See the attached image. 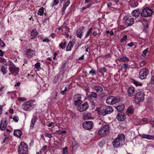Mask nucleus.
Returning <instances> with one entry per match:
<instances>
[{
	"label": "nucleus",
	"mask_w": 154,
	"mask_h": 154,
	"mask_svg": "<svg viewBox=\"0 0 154 154\" xmlns=\"http://www.w3.org/2000/svg\"><path fill=\"white\" fill-rule=\"evenodd\" d=\"M125 136L123 134H119L112 143L115 148L122 146L125 143Z\"/></svg>",
	"instance_id": "obj_1"
},
{
	"label": "nucleus",
	"mask_w": 154,
	"mask_h": 154,
	"mask_svg": "<svg viewBox=\"0 0 154 154\" xmlns=\"http://www.w3.org/2000/svg\"><path fill=\"white\" fill-rule=\"evenodd\" d=\"M110 130L109 125L107 124L103 125L101 128L97 132L98 135L100 137H103L108 133Z\"/></svg>",
	"instance_id": "obj_2"
},
{
	"label": "nucleus",
	"mask_w": 154,
	"mask_h": 154,
	"mask_svg": "<svg viewBox=\"0 0 154 154\" xmlns=\"http://www.w3.org/2000/svg\"><path fill=\"white\" fill-rule=\"evenodd\" d=\"M34 100H31L26 101L22 105V108L24 110L29 111L32 109L35 104Z\"/></svg>",
	"instance_id": "obj_3"
},
{
	"label": "nucleus",
	"mask_w": 154,
	"mask_h": 154,
	"mask_svg": "<svg viewBox=\"0 0 154 154\" xmlns=\"http://www.w3.org/2000/svg\"><path fill=\"white\" fill-rule=\"evenodd\" d=\"M153 13V11L152 9L147 7L142 10L140 15L142 17H151Z\"/></svg>",
	"instance_id": "obj_4"
},
{
	"label": "nucleus",
	"mask_w": 154,
	"mask_h": 154,
	"mask_svg": "<svg viewBox=\"0 0 154 154\" xmlns=\"http://www.w3.org/2000/svg\"><path fill=\"white\" fill-rule=\"evenodd\" d=\"M120 101L119 98L118 97L109 96L106 99V103L108 104L113 105L118 102Z\"/></svg>",
	"instance_id": "obj_5"
},
{
	"label": "nucleus",
	"mask_w": 154,
	"mask_h": 154,
	"mask_svg": "<svg viewBox=\"0 0 154 154\" xmlns=\"http://www.w3.org/2000/svg\"><path fill=\"white\" fill-rule=\"evenodd\" d=\"M8 64L10 72L11 73H16L17 74L19 71V68L17 67L12 62L10 61L8 62Z\"/></svg>",
	"instance_id": "obj_6"
},
{
	"label": "nucleus",
	"mask_w": 154,
	"mask_h": 154,
	"mask_svg": "<svg viewBox=\"0 0 154 154\" xmlns=\"http://www.w3.org/2000/svg\"><path fill=\"white\" fill-rule=\"evenodd\" d=\"M27 147L26 144L24 142H22L19 146L18 149V152L21 154H25L27 153Z\"/></svg>",
	"instance_id": "obj_7"
},
{
	"label": "nucleus",
	"mask_w": 154,
	"mask_h": 154,
	"mask_svg": "<svg viewBox=\"0 0 154 154\" xmlns=\"http://www.w3.org/2000/svg\"><path fill=\"white\" fill-rule=\"evenodd\" d=\"M144 93L140 92L136 94L134 101L136 103H139L142 102L144 99Z\"/></svg>",
	"instance_id": "obj_8"
},
{
	"label": "nucleus",
	"mask_w": 154,
	"mask_h": 154,
	"mask_svg": "<svg viewBox=\"0 0 154 154\" xmlns=\"http://www.w3.org/2000/svg\"><path fill=\"white\" fill-rule=\"evenodd\" d=\"M113 111L112 107L110 106H107L106 108L103 109L99 112L100 115L103 116L107 114H110Z\"/></svg>",
	"instance_id": "obj_9"
},
{
	"label": "nucleus",
	"mask_w": 154,
	"mask_h": 154,
	"mask_svg": "<svg viewBox=\"0 0 154 154\" xmlns=\"http://www.w3.org/2000/svg\"><path fill=\"white\" fill-rule=\"evenodd\" d=\"M149 73L148 69L144 68L140 70L139 72V78L141 79H143L146 78V76Z\"/></svg>",
	"instance_id": "obj_10"
},
{
	"label": "nucleus",
	"mask_w": 154,
	"mask_h": 154,
	"mask_svg": "<svg viewBox=\"0 0 154 154\" xmlns=\"http://www.w3.org/2000/svg\"><path fill=\"white\" fill-rule=\"evenodd\" d=\"M82 126L86 130H90L93 128L94 123L92 121H87L83 122Z\"/></svg>",
	"instance_id": "obj_11"
},
{
	"label": "nucleus",
	"mask_w": 154,
	"mask_h": 154,
	"mask_svg": "<svg viewBox=\"0 0 154 154\" xmlns=\"http://www.w3.org/2000/svg\"><path fill=\"white\" fill-rule=\"evenodd\" d=\"M81 97L80 94H76L74 97L73 101L74 104L76 106H78L82 103V100H81Z\"/></svg>",
	"instance_id": "obj_12"
},
{
	"label": "nucleus",
	"mask_w": 154,
	"mask_h": 154,
	"mask_svg": "<svg viewBox=\"0 0 154 154\" xmlns=\"http://www.w3.org/2000/svg\"><path fill=\"white\" fill-rule=\"evenodd\" d=\"M26 56L28 58L32 57L35 54V51L30 48H27L25 51Z\"/></svg>",
	"instance_id": "obj_13"
},
{
	"label": "nucleus",
	"mask_w": 154,
	"mask_h": 154,
	"mask_svg": "<svg viewBox=\"0 0 154 154\" xmlns=\"http://www.w3.org/2000/svg\"><path fill=\"white\" fill-rule=\"evenodd\" d=\"M7 120L6 118H3L1 121L0 125V130L1 131H4L7 126Z\"/></svg>",
	"instance_id": "obj_14"
},
{
	"label": "nucleus",
	"mask_w": 154,
	"mask_h": 154,
	"mask_svg": "<svg viewBox=\"0 0 154 154\" xmlns=\"http://www.w3.org/2000/svg\"><path fill=\"white\" fill-rule=\"evenodd\" d=\"M88 105L86 102L85 103L82 105L77 107V110L80 112H83L85 111L88 108Z\"/></svg>",
	"instance_id": "obj_15"
},
{
	"label": "nucleus",
	"mask_w": 154,
	"mask_h": 154,
	"mask_svg": "<svg viewBox=\"0 0 154 154\" xmlns=\"http://www.w3.org/2000/svg\"><path fill=\"white\" fill-rule=\"evenodd\" d=\"M134 18L131 17H129L126 19L124 22V24L127 26H128L132 25L134 24Z\"/></svg>",
	"instance_id": "obj_16"
},
{
	"label": "nucleus",
	"mask_w": 154,
	"mask_h": 154,
	"mask_svg": "<svg viewBox=\"0 0 154 154\" xmlns=\"http://www.w3.org/2000/svg\"><path fill=\"white\" fill-rule=\"evenodd\" d=\"M91 88L96 93H101L103 91V88L100 86H94L92 85L91 87Z\"/></svg>",
	"instance_id": "obj_17"
},
{
	"label": "nucleus",
	"mask_w": 154,
	"mask_h": 154,
	"mask_svg": "<svg viewBox=\"0 0 154 154\" xmlns=\"http://www.w3.org/2000/svg\"><path fill=\"white\" fill-rule=\"evenodd\" d=\"M116 118L118 120L122 121L125 119L126 116L122 112H119L117 115Z\"/></svg>",
	"instance_id": "obj_18"
},
{
	"label": "nucleus",
	"mask_w": 154,
	"mask_h": 154,
	"mask_svg": "<svg viewBox=\"0 0 154 154\" xmlns=\"http://www.w3.org/2000/svg\"><path fill=\"white\" fill-rule=\"evenodd\" d=\"M84 26L80 27L76 31V35L77 37L80 38H82V35L83 33V30L85 29Z\"/></svg>",
	"instance_id": "obj_19"
},
{
	"label": "nucleus",
	"mask_w": 154,
	"mask_h": 154,
	"mask_svg": "<svg viewBox=\"0 0 154 154\" xmlns=\"http://www.w3.org/2000/svg\"><path fill=\"white\" fill-rule=\"evenodd\" d=\"M128 91L129 96L132 97L135 94L134 91V88L133 86L130 87L128 90Z\"/></svg>",
	"instance_id": "obj_20"
},
{
	"label": "nucleus",
	"mask_w": 154,
	"mask_h": 154,
	"mask_svg": "<svg viewBox=\"0 0 154 154\" xmlns=\"http://www.w3.org/2000/svg\"><path fill=\"white\" fill-rule=\"evenodd\" d=\"M140 136L142 138H145L148 140H154V136L147 135L145 134H141Z\"/></svg>",
	"instance_id": "obj_21"
},
{
	"label": "nucleus",
	"mask_w": 154,
	"mask_h": 154,
	"mask_svg": "<svg viewBox=\"0 0 154 154\" xmlns=\"http://www.w3.org/2000/svg\"><path fill=\"white\" fill-rule=\"evenodd\" d=\"M97 93L94 92H91L89 93L88 95V99H91L92 98L97 100Z\"/></svg>",
	"instance_id": "obj_22"
},
{
	"label": "nucleus",
	"mask_w": 154,
	"mask_h": 154,
	"mask_svg": "<svg viewBox=\"0 0 154 154\" xmlns=\"http://www.w3.org/2000/svg\"><path fill=\"white\" fill-rule=\"evenodd\" d=\"M38 35V32L37 30L35 29H32L31 33V38L32 39L35 38Z\"/></svg>",
	"instance_id": "obj_23"
},
{
	"label": "nucleus",
	"mask_w": 154,
	"mask_h": 154,
	"mask_svg": "<svg viewBox=\"0 0 154 154\" xmlns=\"http://www.w3.org/2000/svg\"><path fill=\"white\" fill-rule=\"evenodd\" d=\"M22 134V132L19 129L14 130V135L17 138H20L21 137Z\"/></svg>",
	"instance_id": "obj_24"
},
{
	"label": "nucleus",
	"mask_w": 154,
	"mask_h": 154,
	"mask_svg": "<svg viewBox=\"0 0 154 154\" xmlns=\"http://www.w3.org/2000/svg\"><path fill=\"white\" fill-rule=\"evenodd\" d=\"M129 3L131 7L133 8L137 7L138 4L137 0H130Z\"/></svg>",
	"instance_id": "obj_25"
},
{
	"label": "nucleus",
	"mask_w": 154,
	"mask_h": 154,
	"mask_svg": "<svg viewBox=\"0 0 154 154\" xmlns=\"http://www.w3.org/2000/svg\"><path fill=\"white\" fill-rule=\"evenodd\" d=\"M140 14V12L139 9L134 10L132 12V15L135 17L136 18L138 17Z\"/></svg>",
	"instance_id": "obj_26"
},
{
	"label": "nucleus",
	"mask_w": 154,
	"mask_h": 154,
	"mask_svg": "<svg viewBox=\"0 0 154 154\" xmlns=\"http://www.w3.org/2000/svg\"><path fill=\"white\" fill-rule=\"evenodd\" d=\"M73 45L74 44L73 43V42L71 41H70L67 46L66 49V51H70L71 50L72 48Z\"/></svg>",
	"instance_id": "obj_27"
},
{
	"label": "nucleus",
	"mask_w": 154,
	"mask_h": 154,
	"mask_svg": "<svg viewBox=\"0 0 154 154\" xmlns=\"http://www.w3.org/2000/svg\"><path fill=\"white\" fill-rule=\"evenodd\" d=\"M37 119L38 118L36 116H33L31 120V122L30 124L32 128H33L34 124Z\"/></svg>",
	"instance_id": "obj_28"
},
{
	"label": "nucleus",
	"mask_w": 154,
	"mask_h": 154,
	"mask_svg": "<svg viewBox=\"0 0 154 154\" xmlns=\"http://www.w3.org/2000/svg\"><path fill=\"white\" fill-rule=\"evenodd\" d=\"M118 59L120 62L122 61L125 62L129 61V59L128 57L125 56L121 58H119Z\"/></svg>",
	"instance_id": "obj_29"
},
{
	"label": "nucleus",
	"mask_w": 154,
	"mask_h": 154,
	"mask_svg": "<svg viewBox=\"0 0 154 154\" xmlns=\"http://www.w3.org/2000/svg\"><path fill=\"white\" fill-rule=\"evenodd\" d=\"M117 110L119 111H121L124 109L125 105L124 104L121 105L116 107Z\"/></svg>",
	"instance_id": "obj_30"
},
{
	"label": "nucleus",
	"mask_w": 154,
	"mask_h": 154,
	"mask_svg": "<svg viewBox=\"0 0 154 154\" xmlns=\"http://www.w3.org/2000/svg\"><path fill=\"white\" fill-rule=\"evenodd\" d=\"M90 114L89 113H85L84 114V116L85 118L86 119H91L92 117L90 116Z\"/></svg>",
	"instance_id": "obj_31"
},
{
	"label": "nucleus",
	"mask_w": 154,
	"mask_h": 154,
	"mask_svg": "<svg viewBox=\"0 0 154 154\" xmlns=\"http://www.w3.org/2000/svg\"><path fill=\"white\" fill-rule=\"evenodd\" d=\"M66 41L64 42H61L59 45V47L62 49L65 48L66 47Z\"/></svg>",
	"instance_id": "obj_32"
},
{
	"label": "nucleus",
	"mask_w": 154,
	"mask_h": 154,
	"mask_svg": "<svg viewBox=\"0 0 154 154\" xmlns=\"http://www.w3.org/2000/svg\"><path fill=\"white\" fill-rule=\"evenodd\" d=\"M44 13V8L42 7L41 8L38 10V14L39 15L42 16L43 15Z\"/></svg>",
	"instance_id": "obj_33"
},
{
	"label": "nucleus",
	"mask_w": 154,
	"mask_h": 154,
	"mask_svg": "<svg viewBox=\"0 0 154 154\" xmlns=\"http://www.w3.org/2000/svg\"><path fill=\"white\" fill-rule=\"evenodd\" d=\"M60 77V74H58L56 75L53 80V83L54 84L56 83L57 82V81L59 80Z\"/></svg>",
	"instance_id": "obj_34"
},
{
	"label": "nucleus",
	"mask_w": 154,
	"mask_h": 154,
	"mask_svg": "<svg viewBox=\"0 0 154 154\" xmlns=\"http://www.w3.org/2000/svg\"><path fill=\"white\" fill-rule=\"evenodd\" d=\"M1 71L2 72L3 75L5 74L7 72V68L5 67V66H2L1 68Z\"/></svg>",
	"instance_id": "obj_35"
},
{
	"label": "nucleus",
	"mask_w": 154,
	"mask_h": 154,
	"mask_svg": "<svg viewBox=\"0 0 154 154\" xmlns=\"http://www.w3.org/2000/svg\"><path fill=\"white\" fill-rule=\"evenodd\" d=\"M98 72L100 73H103L106 72V68L105 67L101 68L98 69Z\"/></svg>",
	"instance_id": "obj_36"
},
{
	"label": "nucleus",
	"mask_w": 154,
	"mask_h": 154,
	"mask_svg": "<svg viewBox=\"0 0 154 154\" xmlns=\"http://www.w3.org/2000/svg\"><path fill=\"white\" fill-rule=\"evenodd\" d=\"M132 82L133 83L134 85H135L136 86H141L142 85V84L140 82H137L135 81V80L133 79L132 81Z\"/></svg>",
	"instance_id": "obj_37"
},
{
	"label": "nucleus",
	"mask_w": 154,
	"mask_h": 154,
	"mask_svg": "<svg viewBox=\"0 0 154 154\" xmlns=\"http://www.w3.org/2000/svg\"><path fill=\"white\" fill-rule=\"evenodd\" d=\"M62 31L63 34H65L68 33L69 32V28L68 27L66 28H64L63 29Z\"/></svg>",
	"instance_id": "obj_38"
},
{
	"label": "nucleus",
	"mask_w": 154,
	"mask_h": 154,
	"mask_svg": "<svg viewBox=\"0 0 154 154\" xmlns=\"http://www.w3.org/2000/svg\"><path fill=\"white\" fill-rule=\"evenodd\" d=\"M134 110L133 108L132 107H130L127 109V112L129 113H132L133 112Z\"/></svg>",
	"instance_id": "obj_39"
},
{
	"label": "nucleus",
	"mask_w": 154,
	"mask_h": 154,
	"mask_svg": "<svg viewBox=\"0 0 154 154\" xmlns=\"http://www.w3.org/2000/svg\"><path fill=\"white\" fill-rule=\"evenodd\" d=\"M92 30L93 29L92 28L90 29L89 31L85 35V38H87L89 36V34L92 32Z\"/></svg>",
	"instance_id": "obj_40"
},
{
	"label": "nucleus",
	"mask_w": 154,
	"mask_h": 154,
	"mask_svg": "<svg viewBox=\"0 0 154 154\" xmlns=\"http://www.w3.org/2000/svg\"><path fill=\"white\" fill-rule=\"evenodd\" d=\"M78 144L75 141H73L72 143V148H76L78 147Z\"/></svg>",
	"instance_id": "obj_41"
},
{
	"label": "nucleus",
	"mask_w": 154,
	"mask_h": 154,
	"mask_svg": "<svg viewBox=\"0 0 154 154\" xmlns=\"http://www.w3.org/2000/svg\"><path fill=\"white\" fill-rule=\"evenodd\" d=\"M35 68L37 69H38L40 68V63L39 62H38L35 65Z\"/></svg>",
	"instance_id": "obj_42"
},
{
	"label": "nucleus",
	"mask_w": 154,
	"mask_h": 154,
	"mask_svg": "<svg viewBox=\"0 0 154 154\" xmlns=\"http://www.w3.org/2000/svg\"><path fill=\"white\" fill-rule=\"evenodd\" d=\"M148 48H146L144 51H143V54L142 55V57H144L145 56L146 53L148 52Z\"/></svg>",
	"instance_id": "obj_43"
},
{
	"label": "nucleus",
	"mask_w": 154,
	"mask_h": 154,
	"mask_svg": "<svg viewBox=\"0 0 154 154\" xmlns=\"http://www.w3.org/2000/svg\"><path fill=\"white\" fill-rule=\"evenodd\" d=\"M127 38V36L126 35H125L121 39V42H122L126 41Z\"/></svg>",
	"instance_id": "obj_44"
},
{
	"label": "nucleus",
	"mask_w": 154,
	"mask_h": 154,
	"mask_svg": "<svg viewBox=\"0 0 154 154\" xmlns=\"http://www.w3.org/2000/svg\"><path fill=\"white\" fill-rule=\"evenodd\" d=\"M59 2V0H54V2L52 5V7H53L54 6L57 5Z\"/></svg>",
	"instance_id": "obj_45"
},
{
	"label": "nucleus",
	"mask_w": 154,
	"mask_h": 154,
	"mask_svg": "<svg viewBox=\"0 0 154 154\" xmlns=\"http://www.w3.org/2000/svg\"><path fill=\"white\" fill-rule=\"evenodd\" d=\"M13 119L15 122H17L19 120V117L17 116H14Z\"/></svg>",
	"instance_id": "obj_46"
},
{
	"label": "nucleus",
	"mask_w": 154,
	"mask_h": 154,
	"mask_svg": "<svg viewBox=\"0 0 154 154\" xmlns=\"http://www.w3.org/2000/svg\"><path fill=\"white\" fill-rule=\"evenodd\" d=\"M70 3V2L69 0H67V2H66L64 4L63 7L64 8H66L69 5Z\"/></svg>",
	"instance_id": "obj_47"
},
{
	"label": "nucleus",
	"mask_w": 154,
	"mask_h": 154,
	"mask_svg": "<svg viewBox=\"0 0 154 154\" xmlns=\"http://www.w3.org/2000/svg\"><path fill=\"white\" fill-rule=\"evenodd\" d=\"M89 73L90 74H91L92 76L96 74L95 70L94 69H91Z\"/></svg>",
	"instance_id": "obj_48"
},
{
	"label": "nucleus",
	"mask_w": 154,
	"mask_h": 154,
	"mask_svg": "<svg viewBox=\"0 0 154 154\" xmlns=\"http://www.w3.org/2000/svg\"><path fill=\"white\" fill-rule=\"evenodd\" d=\"M67 88L66 87L65 88L64 90H62L61 91V94L62 95L64 94L67 91Z\"/></svg>",
	"instance_id": "obj_49"
},
{
	"label": "nucleus",
	"mask_w": 154,
	"mask_h": 154,
	"mask_svg": "<svg viewBox=\"0 0 154 154\" xmlns=\"http://www.w3.org/2000/svg\"><path fill=\"white\" fill-rule=\"evenodd\" d=\"M19 101H23L26 100V98L25 97H20L18 98Z\"/></svg>",
	"instance_id": "obj_50"
},
{
	"label": "nucleus",
	"mask_w": 154,
	"mask_h": 154,
	"mask_svg": "<svg viewBox=\"0 0 154 154\" xmlns=\"http://www.w3.org/2000/svg\"><path fill=\"white\" fill-rule=\"evenodd\" d=\"M128 66V65L127 64H124L121 66L122 69H126Z\"/></svg>",
	"instance_id": "obj_51"
},
{
	"label": "nucleus",
	"mask_w": 154,
	"mask_h": 154,
	"mask_svg": "<svg viewBox=\"0 0 154 154\" xmlns=\"http://www.w3.org/2000/svg\"><path fill=\"white\" fill-rule=\"evenodd\" d=\"M45 135L46 137H49L50 138H51L52 137V135L50 133H45Z\"/></svg>",
	"instance_id": "obj_52"
},
{
	"label": "nucleus",
	"mask_w": 154,
	"mask_h": 154,
	"mask_svg": "<svg viewBox=\"0 0 154 154\" xmlns=\"http://www.w3.org/2000/svg\"><path fill=\"white\" fill-rule=\"evenodd\" d=\"M47 145H45V146H43L42 147V148L41 150H40L39 152L40 153H42L43 152V150H44L45 149H46L47 148Z\"/></svg>",
	"instance_id": "obj_53"
},
{
	"label": "nucleus",
	"mask_w": 154,
	"mask_h": 154,
	"mask_svg": "<svg viewBox=\"0 0 154 154\" xmlns=\"http://www.w3.org/2000/svg\"><path fill=\"white\" fill-rule=\"evenodd\" d=\"M145 63L146 61L145 60H143L140 63V67H142L145 65Z\"/></svg>",
	"instance_id": "obj_54"
},
{
	"label": "nucleus",
	"mask_w": 154,
	"mask_h": 154,
	"mask_svg": "<svg viewBox=\"0 0 154 154\" xmlns=\"http://www.w3.org/2000/svg\"><path fill=\"white\" fill-rule=\"evenodd\" d=\"M63 154H64L65 153H67L68 152V147L65 146L63 148Z\"/></svg>",
	"instance_id": "obj_55"
},
{
	"label": "nucleus",
	"mask_w": 154,
	"mask_h": 154,
	"mask_svg": "<svg viewBox=\"0 0 154 154\" xmlns=\"http://www.w3.org/2000/svg\"><path fill=\"white\" fill-rule=\"evenodd\" d=\"M59 134H62L63 135H65L66 134V131L64 130L62 131H59Z\"/></svg>",
	"instance_id": "obj_56"
},
{
	"label": "nucleus",
	"mask_w": 154,
	"mask_h": 154,
	"mask_svg": "<svg viewBox=\"0 0 154 154\" xmlns=\"http://www.w3.org/2000/svg\"><path fill=\"white\" fill-rule=\"evenodd\" d=\"M42 41L43 42H47L48 43L50 42V40L48 38H45L43 39Z\"/></svg>",
	"instance_id": "obj_57"
},
{
	"label": "nucleus",
	"mask_w": 154,
	"mask_h": 154,
	"mask_svg": "<svg viewBox=\"0 0 154 154\" xmlns=\"http://www.w3.org/2000/svg\"><path fill=\"white\" fill-rule=\"evenodd\" d=\"M106 94L105 92L101 93L100 95V97L101 98H103V97L106 96Z\"/></svg>",
	"instance_id": "obj_58"
},
{
	"label": "nucleus",
	"mask_w": 154,
	"mask_h": 154,
	"mask_svg": "<svg viewBox=\"0 0 154 154\" xmlns=\"http://www.w3.org/2000/svg\"><path fill=\"white\" fill-rule=\"evenodd\" d=\"M104 144V140H102L100 142L99 145L100 146L102 147L103 145Z\"/></svg>",
	"instance_id": "obj_59"
},
{
	"label": "nucleus",
	"mask_w": 154,
	"mask_h": 154,
	"mask_svg": "<svg viewBox=\"0 0 154 154\" xmlns=\"http://www.w3.org/2000/svg\"><path fill=\"white\" fill-rule=\"evenodd\" d=\"M151 83L152 84H154V75L152 76Z\"/></svg>",
	"instance_id": "obj_60"
},
{
	"label": "nucleus",
	"mask_w": 154,
	"mask_h": 154,
	"mask_svg": "<svg viewBox=\"0 0 154 154\" xmlns=\"http://www.w3.org/2000/svg\"><path fill=\"white\" fill-rule=\"evenodd\" d=\"M1 45H0V46L1 47H4L5 46V44L3 41H2L1 42Z\"/></svg>",
	"instance_id": "obj_61"
},
{
	"label": "nucleus",
	"mask_w": 154,
	"mask_h": 154,
	"mask_svg": "<svg viewBox=\"0 0 154 154\" xmlns=\"http://www.w3.org/2000/svg\"><path fill=\"white\" fill-rule=\"evenodd\" d=\"M134 45V43L132 42H131L130 43L128 44L127 45L129 47H132Z\"/></svg>",
	"instance_id": "obj_62"
},
{
	"label": "nucleus",
	"mask_w": 154,
	"mask_h": 154,
	"mask_svg": "<svg viewBox=\"0 0 154 154\" xmlns=\"http://www.w3.org/2000/svg\"><path fill=\"white\" fill-rule=\"evenodd\" d=\"M4 54V52L2 51V50L0 49V56L1 57L3 56Z\"/></svg>",
	"instance_id": "obj_63"
},
{
	"label": "nucleus",
	"mask_w": 154,
	"mask_h": 154,
	"mask_svg": "<svg viewBox=\"0 0 154 154\" xmlns=\"http://www.w3.org/2000/svg\"><path fill=\"white\" fill-rule=\"evenodd\" d=\"M9 112L11 114L13 113L14 112V110L12 108H10L9 110Z\"/></svg>",
	"instance_id": "obj_64"
}]
</instances>
